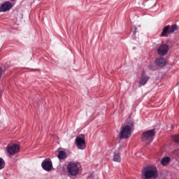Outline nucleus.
Listing matches in <instances>:
<instances>
[{"label":"nucleus","instance_id":"nucleus-1","mask_svg":"<svg viewBox=\"0 0 179 179\" xmlns=\"http://www.w3.org/2000/svg\"><path fill=\"white\" fill-rule=\"evenodd\" d=\"M143 179H156L159 177L157 173V168L156 166L151 165L150 166H145L141 172Z\"/></svg>","mask_w":179,"mask_h":179},{"label":"nucleus","instance_id":"nucleus-2","mask_svg":"<svg viewBox=\"0 0 179 179\" xmlns=\"http://www.w3.org/2000/svg\"><path fill=\"white\" fill-rule=\"evenodd\" d=\"M155 135H156V129H152L147 130L143 133L141 139L143 142H145V143H148V145H150V143H152V142H153V136H155Z\"/></svg>","mask_w":179,"mask_h":179},{"label":"nucleus","instance_id":"nucleus-3","mask_svg":"<svg viewBox=\"0 0 179 179\" xmlns=\"http://www.w3.org/2000/svg\"><path fill=\"white\" fill-rule=\"evenodd\" d=\"M131 135H132V130L123 125L120 132V139H128L131 138Z\"/></svg>","mask_w":179,"mask_h":179},{"label":"nucleus","instance_id":"nucleus-4","mask_svg":"<svg viewBox=\"0 0 179 179\" xmlns=\"http://www.w3.org/2000/svg\"><path fill=\"white\" fill-rule=\"evenodd\" d=\"M67 171L70 176H78L79 173V168L78 167V164L71 162L67 166Z\"/></svg>","mask_w":179,"mask_h":179},{"label":"nucleus","instance_id":"nucleus-5","mask_svg":"<svg viewBox=\"0 0 179 179\" xmlns=\"http://www.w3.org/2000/svg\"><path fill=\"white\" fill-rule=\"evenodd\" d=\"M41 167L45 171H51L53 167L52 161L50 158L45 159L41 163Z\"/></svg>","mask_w":179,"mask_h":179},{"label":"nucleus","instance_id":"nucleus-6","mask_svg":"<svg viewBox=\"0 0 179 179\" xmlns=\"http://www.w3.org/2000/svg\"><path fill=\"white\" fill-rule=\"evenodd\" d=\"M20 150V145H19V144H13L10 146H7V153H8V155H10V156H13V155H17Z\"/></svg>","mask_w":179,"mask_h":179},{"label":"nucleus","instance_id":"nucleus-7","mask_svg":"<svg viewBox=\"0 0 179 179\" xmlns=\"http://www.w3.org/2000/svg\"><path fill=\"white\" fill-rule=\"evenodd\" d=\"M169 45L164 43L159 46L157 48V54L159 57H164V55H167L169 53Z\"/></svg>","mask_w":179,"mask_h":179},{"label":"nucleus","instance_id":"nucleus-8","mask_svg":"<svg viewBox=\"0 0 179 179\" xmlns=\"http://www.w3.org/2000/svg\"><path fill=\"white\" fill-rule=\"evenodd\" d=\"M76 145L80 150H85V149H86V141H85V138L80 136L76 137Z\"/></svg>","mask_w":179,"mask_h":179},{"label":"nucleus","instance_id":"nucleus-9","mask_svg":"<svg viewBox=\"0 0 179 179\" xmlns=\"http://www.w3.org/2000/svg\"><path fill=\"white\" fill-rule=\"evenodd\" d=\"M13 8V4L10 1H5L0 6V13L3 12H8Z\"/></svg>","mask_w":179,"mask_h":179},{"label":"nucleus","instance_id":"nucleus-10","mask_svg":"<svg viewBox=\"0 0 179 179\" xmlns=\"http://www.w3.org/2000/svg\"><path fill=\"white\" fill-rule=\"evenodd\" d=\"M155 65L159 68H164L167 65V62L162 56L155 59Z\"/></svg>","mask_w":179,"mask_h":179},{"label":"nucleus","instance_id":"nucleus-11","mask_svg":"<svg viewBox=\"0 0 179 179\" xmlns=\"http://www.w3.org/2000/svg\"><path fill=\"white\" fill-rule=\"evenodd\" d=\"M149 79H150V76H142L138 83L139 87H141V86H145V85L148 83V80H149Z\"/></svg>","mask_w":179,"mask_h":179},{"label":"nucleus","instance_id":"nucleus-12","mask_svg":"<svg viewBox=\"0 0 179 179\" xmlns=\"http://www.w3.org/2000/svg\"><path fill=\"white\" fill-rule=\"evenodd\" d=\"M113 162L116 163H121V155L117 150L113 152Z\"/></svg>","mask_w":179,"mask_h":179},{"label":"nucleus","instance_id":"nucleus-13","mask_svg":"<svg viewBox=\"0 0 179 179\" xmlns=\"http://www.w3.org/2000/svg\"><path fill=\"white\" fill-rule=\"evenodd\" d=\"M127 128H129L132 131L134 129V127H135V122L132 120H127L124 124Z\"/></svg>","mask_w":179,"mask_h":179},{"label":"nucleus","instance_id":"nucleus-14","mask_svg":"<svg viewBox=\"0 0 179 179\" xmlns=\"http://www.w3.org/2000/svg\"><path fill=\"white\" fill-rule=\"evenodd\" d=\"M170 162H171V159L169 157H164L161 159V164L166 166L170 164Z\"/></svg>","mask_w":179,"mask_h":179},{"label":"nucleus","instance_id":"nucleus-15","mask_svg":"<svg viewBox=\"0 0 179 179\" xmlns=\"http://www.w3.org/2000/svg\"><path fill=\"white\" fill-rule=\"evenodd\" d=\"M169 29H170V25L165 26L162 29L161 37H169V35L167 34V33H169Z\"/></svg>","mask_w":179,"mask_h":179},{"label":"nucleus","instance_id":"nucleus-16","mask_svg":"<svg viewBox=\"0 0 179 179\" xmlns=\"http://www.w3.org/2000/svg\"><path fill=\"white\" fill-rule=\"evenodd\" d=\"M178 30V25L177 24H173L170 26L169 29V34H173L174 31H177Z\"/></svg>","mask_w":179,"mask_h":179},{"label":"nucleus","instance_id":"nucleus-17","mask_svg":"<svg viewBox=\"0 0 179 179\" xmlns=\"http://www.w3.org/2000/svg\"><path fill=\"white\" fill-rule=\"evenodd\" d=\"M59 160H64V159H66L68 157L66 156V152L64 150L59 151V154L57 155Z\"/></svg>","mask_w":179,"mask_h":179},{"label":"nucleus","instance_id":"nucleus-18","mask_svg":"<svg viewBox=\"0 0 179 179\" xmlns=\"http://www.w3.org/2000/svg\"><path fill=\"white\" fill-rule=\"evenodd\" d=\"M148 68L150 69V71H157V66H156V63L155 64L154 62L150 63L148 66Z\"/></svg>","mask_w":179,"mask_h":179},{"label":"nucleus","instance_id":"nucleus-19","mask_svg":"<svg viewBox=\"0 0 179 179\" xmlns=\"http://www.w3.org/2000/svg\"><path fill=\"white\" fill-rule=\"evenodd\" d=\"M137 30H138V27H136V26L134 25L132 27L131 31H132L133 34L131 35V37L134 39L136 38V34Z\"/></svg>","mask_w":179,"mask_h":179},{"label":"nucleus","instance_id":"nucleus-20","mask_svg":"<svg viewBox=\"0 0 179 179\" xmlns=\"http://www.w3.org/2000/svg\"><path fill=\"white\" fill-rule=\"evenodd\" d=\"M5 159L3 158L0 157V170H3L5 169Z\"/></svg>","mask_w":179,"mask_h":179},{"label":"nucleus","instance_id":"nucleus-21","mask_svg":"<svg viewBox=\"0 0 179 179\" xmlns=\"http://www.w3.org/2000/svg\"><path fill=\"white\" fill-rule=\"evenodd\" d=\"M173 141L176 143H179V135H175L173 136Z\"/></svg>","mask_w":179,"mask_h":179},{"label":"nucleus","instance_id":"nucleus-22","mask_svg":"<svg viewBox=\"0 0 179 179\" xmlns=\"http://www.w3.org/2000/svg\"><path fill=\"white\" fill-rule=\"evenodd\" d=\"M6 72V69H3L2 68L0 67V79L2 78V75Z\"/></svg>","mask_w":179,"mask_h":179},{"label":"nucleus","instance_id":"nucleus-23","mask_svg":"<svg viewBox=\"0 0 179 179\" xmlns=\"http://www.w3.org/2000/svg\"><path fill=\"white\" fill-rule=\"evenodd\" d=\"M30 71H31V72H34V71H40V69H30Z\"/></svg>","mask_w":179,"mask_h":179},{"label":"nucleus","instance_id":"nucleus-24","mask_svg":"<svg viewBox=\"0 0 179 179\" xmlns=\"http://www.w3.org/2000/svg\"><path fill=\"white\" fill-rule=\"evenodd\" d=\"M155 6H156V3H155L152 8H155Z\"/></svg>","mask_w":179,"mask_h":179},{"label":"nucleus","instance_id":"nucleus-25","mask_svg":"<svg viewBox=\"0 0 179 179\" xmlns=\"http://www.w3.org/2000/svg\"><path fill=\"white\" fill-rule=\"evenodd\" d=\"M176 86L179 87V81L178 82V83L176 84Z\"/></svg>","mask_w":179,"mask_h":179},{"label":"nucleus","instance_id":"nucleus-26","mask_svg":"<svg viewBox=\"0 0 179 179\" xmlns=\"http://www.w3.org/2000/svg\"><path fill=\"white\" fill-rule=\"evenodd\" d=\"M133 50H136V47H133Z\"/></svg>","mask_w":179,"mask_h":179}]
</instances>
